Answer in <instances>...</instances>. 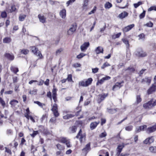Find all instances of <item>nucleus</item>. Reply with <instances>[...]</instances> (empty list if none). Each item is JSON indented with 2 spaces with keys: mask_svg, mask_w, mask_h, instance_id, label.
I'll use <instances>...</instances> for the list:
<instances>
[{
  "mask_svg": "<svg viewBox=\"0 0 156 156\" xmlns=\"http://www.w3.org/2000/svg\"><path fill=\"white\" fill-rule=\"evenodd\" d=\"M92 81V79L91 78H90L87 80L80 81L79 83V87H87L91 84Z\"/></svg>",
  "mask_w": 156,
  "mask_h": 156,
  "instance_id": "f257e3e1",
  "label": "nucleus"
},
{
  "mask_svg": "<svg viewBox=\"0 0 156 156\" xmlns=\"http://www.w3.org/2000/svg\"><path fill=\"white\" fill-rule=\"evenodd\" d=\"M156 105V100L152 99L143 105V107L146 109H150Z\"/></svg>",
  "mask_w": 156,
  "mask_h": 156,
  "instance_id": "f03ea898",
  "label": "nucleus"
},
{
  "mask_svg": "<svg viewBox=\"0 0 156 156\" xmlns=\"http://www.w3.org/2000/svg\"><path fill=\"white\" fill-rule=\"evenodd\" d=\"M30 48L32 52L35 55L39 57L38 59H41L43 58L41 51L38 50V48H36L35 46L30 47Z\"/></svg>",
  "mask_w": 156,
  "mask_h": 156,
  "instance_id": "7ed1b4c3",
  "label": "nucleus"
},
{
  "mask_svg": "<svg viewBox=\"0 0 156 156\" xmlns=\"http://www.w3.org/2000/svg\"><path fill=\"white\" fill-rule=\"evenodd\" d=\"M76 137L79 139L80 142L82 143L83 140H85V139L86 134L84 133L83 132L81 129H80L76 136Z\"/></svg>",
  "mask_w": 156,
  "mask_h": 156,
  "instance_id": "20e7f679",
  "label": "nucleus"
},
{
  "mask_svg": "<svg viewBox=\"0 0 156 156\" xmlns=\"http://www.w3.org/2000/svg\"><path fill=\"white\" fill-rule=\"evenodd\" d=\"M134 54L138 57H143L147 56V53L142 49H138L136 51L134 52Z\"/></svg>",
  "mask_w": 156,
  "mask_h": 156,
  "instance_id": "39448f33",
  "label": "nucleus"
},
{
  "mask_svg": "<svg viewBox=\"0 0 156 156\" xmlns=\"http://www.w3.org/2000/svg\"><path fill=\"white\" fill-rule=\"evenodd\" d=\"M76 25L75 24H73L71 27L68 30L67 34L69 35H72L76 31Z\"/></svg>",
  "mask_w": 156,
  "mask_h": 156,
  "instance_id": "423d86ee",
  "label": "nucleus"
},
{
  "mask_svg": "<svg viewBox=\"0 0 156 156\" xmlns=\"http://www.w3.org/2000/svg\"><path fill=\"white\" fill-rule=\"evenodd\" d=\"M156 90V83L152 84L151 86L147 90V93L148 94H150L154 92Z\"/></svg>",
  "mask_w": 156,
  "mask_h": 156,
  "instance_id": "0eeeda50",
  "label": "nucleus"
},
{
  "mask_svg": "<svg viewBox=\"0 0 156 156\" xmlns=\"http://www.w3.org/2000/svg\"><path fill=\"white\" fill-rule=\"evenodd\" d=\"M156 131V123L151 126L148 127L146 129V132L147 133H151Z\"/></svg>",
  "mask_w": 156,
  "mask_h": 156,
  "instance_id": "6e6552de",
  "label": "nucleus"
},
{
  "mask_svg": "<svg viewBox=\"0 0 156 156\" xmlns=\"http://www.w3.org/2000/svg\"><path fill=\"white\" fill-rule=\"evenodd\" d=\"M151 77L146 76L141 80V83H146L148 85H149L151 83Z\"/></svg>",
  "mask_w": 156,
  "mask_h": 156,
  "instance_id": "1a4fd4ad",
  "label": "nucleus"
},
{
  "mask_svg": "<svg viewBox=\"0 0 156 156\" xmlns=\"http://www.w3.org/2000/svg\"><path fill=\"white\" fill-rule=\"evenodd\" d=\"M124 147V145L123 144H120L118 146L116 149L117 151V156H119L120 155V153L121 152L122 150Z\"/></svg>",
  "mask_w": 156,
  "mask_h": 156,
  "instance_id": "9d476101",
  "label": "nucleus"
},
{
  "mask_svg": "<svg viewBox=\"0 0 156 156\" xmlns=\"http://www.w3.org/2000/svg\"><path fill=\"white\" fill-rule=\"evenodd\" d=\"M108 94H105L104 93L102 94L99 95L98 100V102L100 103L103 101L105 98L108 96Z\"/></svg>",
  "mask_w": 156,
  "mask_h": 156,
  "instance_id": "9b49d317",
  "label": "nucleus"
},
{
  "mask_svg": "<svg viewBox=\"0 0 156 156\" xmlns=\"http://www.w3.org/2000/svg\"><path fill=\"white\" fill-rule=\"evenodd\" d=\"M90 43L89 42H85L80 47V49L82 51H84L87 49L89 46Z\"/></svg>",
  "mask_w": 156,
  "mask_h": 156,
  "instance_id": "f8f14e48",
  "label": "nucleus"
},
{
  "mask_svg": "<svg viewBox=\"0 0 156 156\" xmlns=\"http://www.w3.org/2000/svg\"><path fill=\"white\" fill-rule=\"evenodd\" d=\"M53 89L52 90V98L55 102H56L57 101L56 98V92L57 89L55 88V86H53Z\"/></svg>",
  "mask_w": 156,
  "mask_h": 156,
  "instance_id": "ddd939ff",
  "label": "nucleus"
},
{
  "mask_svg": "<svg viewBox=\"0 0 156 156\" xmlns=\"http://www.w3.org/2000/svg\"><path fill=\"white\" fill-rule=\"evenodd\" d=\"M123 82L121 83L117 82L112 87L113 90L115 91L117 89H119L122 86L121 84Z\"/></svg>",
  "mask_w": 156,
  "mask_h": 156,
  "instance_id": "4468645a",
  "label": "nucleus"
},
{
  "mask_svg": "<svg viewBox=\"0 0 156 156\" xmlns=\"http://www.w3.org/2000/svg\"><path fill=\"white\" fill-rule=\"evenodd\" d=\"M134 26V24H133L129 25L125 28L123 29V31L124 32H126L131 30Z\"/></svg>",
  "mask_w": 156,
  "mask_h": 156,
  "instance_id": "2eb2a0df",
  "label": "nucleus"
},
{
  "mask_svg": "<svg viewBox=\"0 0 156 156\" xmlns=\"http://www.w3.org/2000/svg\"><path fill=\"white\" fill-rule=\"evenodd\" d=\"M154 139L152 136L146 139L144 141V143L145 144H150L153 142Z\"/></svg>",
  "mask_w": 156,
  "mask_h": 156,
  "instance_id": "dca6fc26",
  "label": "nucleus"
},
{
  "mask_svg": "<svg viewBox=\"0 0 156 156\" xmlns=\"http://www.w3.org/2000/svg\"><path fill=\"white\" fill-rule=\"evenodd\" d=\"M147 126L146 125L140 126L139 127L136 128V132L138 133L141 131H144V129H147Z\"/></svg>",
  "mask_w": 156,
  "mask_h": 156,
  "instance_id": "f3484780",
  "label": "nucleus"
},
{
  "mask_svg": "<svg viewBox=\"0 0 156 156\" xmlns=\"http://www.w3.org/2000/svg\"><path fill=\"white\" fill-rule=\"evenodd\" d=\"M128 15V13L126 11H124L119 14L118 17L121 19H122L127 16Z\"/></svg>",
  "mask_w": 156,
  "mask_h": 156,
  "instance_id": "a211bd4d",
  "label": "nucleus"
},
{
  "mask_svg": "<svg viewBox=\"0 0 156 156\" xmlns=\"http://www.w3.org/2000/svg\"><path fill=\"white\" fill-rule=\"evenodd\" d=\"M100 122L99 121L91 123L90 126V129H94L96 127L97 125Z\"/></svg>",
  "mask_w": 156,
  "mask_h": 156,
  "instance_id": "6ab92c4d",
  "label": "nucleus"
},
{
  "mask_svg": "<svg viewBox=\"0 0 156 156\" xmlns=\"http://www.w3.org/2000/svg\"><path fill=\"white\" fill-rule=\"evenodd\" d=\"M59 14L60 16L62 18H65L66 15V9H63L60 11Z\"/></svg>",
  "mask_w": 156,
  "mask_h": 156,
  "instance_id": "aec40b11",
  "label": "nucleus"
},
{
  "mask_svg": "<svg viewBox=\"0 0 156 156\" xmlns=\"http://www.w3.org/2000/svg\"><path fill=\"white\" fill-rule=\"evenodd\" d=\"M38 18L39 19L40 22H41L44 23H46V18L44 17L43 15L41 14H39L38 15Z\"/></svg>",
  "mask_w": 156,
  "mask_h": 156,
  "instance_id": "412c9836",
  "label": "nucleus"
},
{
  "mask_svg": "<svg viewBox=\"0 0 156 156\" xmlns=\"http://www.w3.org/2000/svg\"><path fill=\"white\" fill-rule=\"evenodd\" d=\"M90 143H89L86 145L85 147L82 150V151L85 152L87 153L90 151Z\"/></svg>",
  "mask_w": 156,
  "mask_h": 156,
  "instance_id": "4be33fe9",
  "label": "nucleus"
},
{
  "mask_svg": "<svg viewBox=\"0 0 156 156\" xmlns=\"http://www.w3.org/2000/svg\"><path fill=\"white\" fill-rule=\"evenodd\" d=\"M5 56L10 60H12L14 59V56L13 55L9 53H6L5 54Z\"/></svg>",
  "mask_w": 156,
  "mask_h": 156,
  "instance_id": "5701e85b",
  "label": "nucleus"
},
{
  "mask_svg": "<svg viewBox=\"0 0 156 156\" xmlns=\"http://www.w3.org/2000/svg\"><path fill=\"white\" fill-rule=\"evenodd\" d=\"M95 51L97 54H99L100 53H103V48L100 46L98 47L96 50Z\"/></svg>",
  "mask_w": 156,
  "mask_h": 156,
  "instance_id": "b1692460",
  "label": "nucleus"
},
{
  "mask_svg": "<svg viewBox=\"0 0 156 156\" xmlns=\"http://www.w3.org/2000/svg\"><path fill=\"white\" fill-rule=\"evenodd\" d=\"M126 71H127L128 73H132L135 71V69L134 67L132 66H130L128 67L127 69H125Z\"/></svg>",
  "mask_w": 156,
  "mask_h": 156,
  "instance_id": "393cba45",
  "label": "nucleus"
},
{
  "mask_svg": "<svg viewBox=\"0 0 156 156\" xmlns=\"http://www.w3.org/2000/svg\"><path fill=\"white\" fill-rule=\"evenodd\" d=\"M66 137H61L58 139V141L60 142L65 144L68 140Z\"/></svg>",
  "mask_w": 156,
  "mask_h": 156,
  "instance_id": "a878e982",
  "label": "nucleus"
},
{
  "mask_svg": "<svg viewBox=\"0 0 156 156\" xmlns=\"http://www.w3.org/2000/svg\"><path fill=\"white\" fill-rule=\"evenodd\" d=\"M18 103L19 102L18 101L13 99L10 101L9 104L11 105L12 107H15Z\"/></svg>",
  "mask_w": 156,
  "mask_h": 156,
  "instance_id": "bb28decb",
  "label": "nucleus"
},
{
  "mask_svg": "<svg viewBox=\"0 0 156 156\" xmlns=\"http://www.w3.org/2000/svg\"><path fill=\"white\" fill-rule=\"evenodd\" d=\"M123 42L125 44L126 48H128L129 47V44L128 40L126 38H123L122 39Z\"/></svg>",
  "mask_w": 156,
  "mask_h": 156,
  "instance_id": "cd10ccee",
  "label": "nucleus"
},
{
  "mask_svg": "<svg viewBox=\"0 0 156 156\" xmlns=\"http://www.w3.org/2000/svg\"><path fill=\"white\" fill-rule=\"evenodd\" d=\"M3 41L4 43H9L11 41V39L10 37H7L4 38Z\"/></svg>",
  "mask_w": 156,
  "mask_h": 156,
  "instance_id": "c85d7f7f",
  "label": "nucleus"
},
{
  "mask_svg": "<svg viewBox=\"0 0 156 156\" xmlns=\"http://www.w3.org/2000/svg\"><path fill=\"white\" fill-rule=\"evenodd\" d=\"M56 146L57 149L61 151L65 149V147L64 146L59 144H57L56 145Z\"/></svg>",
  "mask_w": 156,
  "mask_h": 156,
  "instance_id": "c756f323",
  "label": "nucleus"
},
{
  "mask_svg": "<svg viewBox=\"0 0 156 156\" xmlns=\"http://www.w3.org/2000/svg\"><path fill=\"white\" fill-rule=\"evenodd\" d=\"M121 33H119L116 34H114L112 36L113 39H115L116 38H119L121 35Z\"/></svg>",
  "mask_w": 156,
  "mask_h": 156,
  "instance_id": "7c9ffc66",
  "label": "nucleus"
},
{
  "mask_svg": "<svg viewBox=\"0 0 156 156\" xmlns=\"http://www.w3.org/2000/svg\"><path fill=\"white\" fill-rule=\"evenodd\" d=\"M112 6V4L109 2H106L105 5V7L106 9H109Z\"/></svg>",
  "mask_w": 156,
  "mask_h": 156,
  "instance_id": "2f4dec72",
  "label": "nucleus"
},
{
  "mask_svg": "<svg viewBox=\"0 0 156 156\" xmlns=\"http://www.w3.org/2000/svg\"><path fill=\"white\" fill-rule=\"evenodd\" d=\"M11 70L12 71L14 72V73H16L18 71V68L12 66L10 68Z\"/></svg>",
  "mask_w": 156,
  "mask_h": 156,
  "instance_id": "473e14b6",
  "label": "nucleus"
},
{
  "mask_svg": "<svg viewBox=\"0 0 156 156\" xmlns=\"http://www.w3.org/2000/svg\"><path fill=\"white\" fill-rule=\"evenodd\" d=\"M108 110V112L110 114H114L116 112V109H107Z\"/></svg>",
  "mask_w": 156,
  "mask_h": 156,
  "instance_id": "72a5a7b5",
  "label": "nucleus"
},
{
  "mask_svg": "<svg viewBox=\"0 0 156 156\" xmlns=\"http://www.w3.org/2000/svg\"><path fill=\"white\" fill-rule=\"evenodd\" d=\"M29 52V51L27 49H23L21 51V53L25 55L27 54Z\"/></svg>",
  "mask_w": 156,
  "mask_h": 156,
  "instance_id": "f704fd0d",
  "label": "nucleus"
},
{
  "mask_svg": "<svg viewBox=\"0 0 156 156\" xmlns=\"http://www.w3.org/2000/svg\"><path fill=\"white\" fill-rule=\"evenodd\" d=\"M26 17L25 15H20L19 16V20L20 21H23L24 20Z\"/></svg>",
  "mask_w": 156,
  "mask_h": 156,
  "instance_id": "c9c22d12",
  "label": "nucleus"
},
{
  "mask_svg": "<svg viewBox=\"0 0 156 156\" xmlns=\"http://www.w3.org/2000/svg\"><path fill=\"white\" fill-rule=\"evenodd\" d=\"M149 150L150 151L153 153L156 152V147H149Z\"/></svg>",
  "mask_w": 156,
  "mask_h": 156,
  "instance_id": "e433bc0d",
  "label": "nucleus"
},
{
  "mask_svg": "<svg viewBox=\"0 0 156 156\" xmlns=\"http://www.w3.org/2000/svg\"><path fill=\"white\" fill-rule=\"evenodd\" d=\"M70 129L73 133H75L77 129L76 127L75 126L70 127Z\"/></svg>",
  "mask_w": 156,
  "mask_h": 156,
  "instance_id": "4c0bfd02",
  "label": "nucleus"
},
{
  "mask_svg": "<svg viewBox=\"0 0 156 156\" xmlns=\"http://www.w3.org/2000/svg\"><path fill=\"white\" fill-rule=\"evenodd\" d=\"M0 103L3 106V108H4L5 105V103L4 101L0 97Z\"/></svg>",
  "mask_w": 156,
  "mask_h": 156,
  "instance_id": "58836bf2",
  "label": "nucleus"
},
{
  "mask_svg": "<svg viewBox=\"0 0 156 156\" xmlns=\"http://www.w3.org/2000/svg\"><path fill=\"white\" fill-rule=\"evenodd\" d=\"M110 66V65L108 62H105L103 64V66L101 67V68L102 69H104L105 68L108 66Z\"/></svg>",
  "mask_w": 156,
  "mask_h": 156,
  "instance_id": "ea45409f",
  "label": "nucleus"
},
{
  "mask_svg": "<svg viewBox=\"0 0 156 156\" xmlns=\"http://www.w3.org/2000/svg\"><path fill=\"white\" fill-rule=\"evenodd\" d=\"M142 101V99L140 95H137L136 97V103L138 104L140 103Z\"/></svg>",
  "mask_w": 156,
  "mask_h": 156,
  "instance_id": "a19ab883",
  "label": "nucleus"
},
{
  "mask_svg": "<svg viewBox=\"0 0 156 156\" xmlns=\"http://www.w3.org/2000/svg\"><path fill=\"white\" fill-rule=\"evenodd\" d=\"M142 2H139L138 3L134 4L133 5L135 8H136L139 5L142 4Z\"/></svg>",
  "mask_w": 156,
  "mask_h": 156,
  "instance_id": "79ce46f5",
  "label": "nucleus"
},
{
  "mask_svg": "<svg viewBox=\"0 0 156 156\" xmlns=\"http://www.w3.org/2000/svg\"><path fill=\"white\" fill-rule=\"evenodd\" d=\"M86 55L85 54L83 53H80L79 55H77L76 56V58L78 59H80L83 57L84 56Z\"/></svg>",
  "mask_w": 156,
  "mask_h": 156,
  "instance_id": "37998d69",
  "label": "nucleus"
},
{
  "mask_svg": "<svg viewBox=\"0 0 156 156\" xmlns=\"http://www.w3.org/2000/svg\"><path fill=\"white\" fill-rule=\"evenodd\" d=\"M133 128V126H129L125 127V129L128 131H131Z\"/></svg>",
  "mask_w": 156,
  "mask_h": 156,
  "instance_id": "c03bdc74",
  "label": "nucleus"
},
{
  "mask_svg": "<svg viewBox=\"0 0 156 156\" xmlns=\"http://www.w3.org/2000/svg\"><path fill=\"white\" fill-rule=\"evenodd\" d=\"M38 131H34L33 133L30 134L31 136L34 137L38 133Z\"/></svg>",
  "mask_w": 156,
  "mask_h": 156,
  "instance_id": "a18cd8bd",
  "label": "nucleus"
},
{
  "mask_svg": "<svg viewBox=\"0 0 156 156\" xmlns=\"http://www.w3.org/2000/svg\"><path fill=\"white\" fill-rule=\"evenodd\" d=\"M153 10L156 11V6H152L150 7L148 9V11H151Z\"/></svg>",
  "mask_w": 156,
  "mask_h": 156,
  "instance_id": "49530a36",
  "label": "nucleus"
},
{
  "mask_svg": "<svg viewBox=\"0 0 156 156\" xmlns=\"http://www.w3.org/2000/svg\"><path fill=\"white\" fill-rule=\"evenodd\" d=\"M107 135V133L105 132L101 133L100 135L99 136L101 138H103L106 136Z\"/></svg>",
  "mask_w": 156,
  "mask_h": 156,
  "instance_id": "de8ad7c7",
  "label": "nucleus"
},
{
  "mask_svg": "<svg viewBox=\"0 0 156 156\" xmlns=\"http://www.w3.org/2000/svg\"><path fill=\"white\" fill-rule=\"evenodd\" d=\"M65 144L67 147L69 148L72 146V145L70 144V142L69 140H68V141L65 143Z\"/></svg>",
  "mask_w": 156,
  "mask_h": 156,
  "instance_id": "09e8293b",
  "label": "nucleus"
},
{
  "mask_svg": "<svg viewBox=\"0 0 156 156\" xmlns=\"http://www.w3.org/2000/svg\"><path fill=\"white\" fill-rule=\"evenodd\" d=\"M145 25L148 27H152L153 25V23L151 22H149V23H147Z\"/></svg>",
  "mask_w": 156,
  "mask_h": 156,
  "instance_id": "8fccbe9b",
  "label": "nucleus"
},
{
  "mask_svg": "<svg viewBox=\"0 0 156 156\" xmlns=\"http://www.w3.org/2000/svg\"><path fill=\"white\" fill-rule=\"evenodd\" d=\"M7 15L6 12L4 11L2 12L1 16L2 18H5L7 17Z\"/></svg>",
  "mask_w": 156,
  "mask_h": 156,
  "instance_id": "3c124183",
  "label": "nucleus"
},
{
  "mask_svg": "<svg viewBox=\"0 0 156 156\" xmlns=\"http://www.w3.org/2000/svg\"><path fill=\"white\" fill-rule=\"evenodd\" d=\"M51 110L52 111V112L57 110V108L56 104H54L52 108L51 109Z\"/></svg>",
  "mask_w": 156,
  "mask_h": 156,
  "instance_id": "603ef678",
  "label": "nucleus"
},
{
  "mask_svg": "<svg viewBox=\"0 0 156 156\" xmlns=\"http://www.w3.org/2000/svg\"><path fill=\"white\" fill-rule=\"evenodd\" d=\"M34 103L37 104L39 106H40L41 107H42L43 106V105H44V104H43L41 103L40 102L38 101H34Z\"/></svg>",
  "mask_w": 156,
  "mask_h": 156,
  "instance_id": "864d4df0",
  "label": "nucleus"
},
{
  "mask_svg": "<svg viewBox=\"0 0 156 156\" xmlns=\"http://www.w3.org/2000/svg\"><path fill=\"white\" fill-rule=\"evenodd\" d=\"M62 51L63 50L62 48H60L57 50L55 53L56 55H59Z\"/></svg>",
  "mask_w": 156,
  "mask_h": 156,
  "instance_id": "5fc2aeb1",
  "label": "nucleus"
},
{
  "mask_svg": "<svg viewBox=\"0 0 156 156\" xmlns=\"http://www.w3.org/2000/svg\"><path fill=\"white\" fill-rule=\"evenodd\" d=\"M104 80H103V79H101L100 80H98L96 83L97 85H99V84H101L102 83H103L104 82Z\"/></svg>",
  "mask_w": 156,
  "mask_h": 156,
  "instance_id": "6e6d98bb",
  "label": "nucleus"
},
{
  "mask_svg": "<svg viewBox=\"0 0 156 156\" xmlns=\"http://www.w3.org/2000/svg\"><path fill=\"white\" fill-rule=\"evenodd\" d=\"M47 96L50 98L51 100H52V96H51V93L50 91H49L47 92Z\"/></svg>",
  "mask_w": 156,
  "mask_h": 156,
  "instance_id": "4d7b16f0",
  "label": "nucleus"
},
{
  "mask_svg": "<svg viewBox=\"0 0 156 156\" xmlns=\"http://www.w3.org/2000/svg\"><path fill=\"white\" fill-rule=\"evenodd\" d=\"M75 1V0H69L66 2V4L67 5V6H68L69 5L72 4Z\"/></svg>",
  "mask_w": 156,
  "mask_h": 156,
  "instance_id": "13d9d810",
  "label": "nucleus"
},
{
  "mask_svg": "<svg viewBox=\"0 0 156 156\" xmlns=\"http://www.w3.org/2000/svg\"><path fill=\"white\" fill-rule=\"evenodd\" d=\"M66 79L68 81L70 82L72 81V75L71 74L69 75Z\"/></svg>",
  "mask_w": 156,
  "mask_h": 156,
  "instance_id": "bf43d9fd",
  "label": "nucleus"
},
{
  "mask_svg": "<svg viewBox=\"0 0 156 156\" xmlns=\"http://www.w3.org/2000/svg\"><path fill=\"white\" fill-rule=\"evenodd\" d=\"M5 151L6 152H7V153L10 154H12V152L10 150L6 147H5Z\"/></svg>",
  "mask_w": 156,
  "mask_h": 156,
  "instance_id": "052dcab7",
  "label": "nucleus"
},
{
  "mask_svg": "<svg viewBox=\"0 0 156 156\" xmlns=\"http://www.w3.org/2000/svg\"><path fill=\"white\" fill-rule=\"evenodd\" d=\"M145 15V11H144L140 15V19H142L143 18L144 16Z\"/></svg>",
  "mask_w": 156,
  "mask_h": 156,
  "instance_id": "680f3d73",
  "label": "nucleus"
},
{
  "mask_svg": "<svg viewBox=\"0 0 156 156\" xmlns=\"http://www.w3.org/2000/svg\"><path fill=\"white\" fill-rule=\"evenodd\" d=\"M98 69L97 68H93L92 69V73H95L98 72Z\"/></svg>",
  "mask_w": 156,
  "mask_h": 156,
  "instance_id": "e2e57ef3",
  "label": "nucleus"
},
{
  "mask_svg": "<svg viewBox=\"0 0 156 156\" xmlns=\"http://www.w3.org/2000/svg\"><path fill=\"white\" fill-rule=\"evenodd\" d=\"M139 39H144L145 35L144 34H141L138 35Z\"/></svg>",
  "mask_w": 156,
  "mask_h": 156,
  "instance_id": "0e129e2a",
  "label": "nucleus"
},
{
  "mask_svg": "<svg viewBox=\"0 0 156 156\" xmlns=\"http://www.w3.org/2000/svg\"><path fill=\"white\" fill-rule=\"evenodd\" d=\"M53 112L54 115L55 117H58L59 115V114L57 110L54 111Z\"/></svg>",
  "mask_w": 156,
  "mask_h": 156,
  "instance_id": "69168bd1",
  "label": "nucleus"
},
{
  "mask_svg": "<svg viewBox=\"0 0 156 156\" xmlns=\"http://www.w3.org/2000/svg\"><path fill=\"white\" fill-rule=\"evenodd\" d=\"M81 66V65L78 63H76L74 64L73 65V66L74 67H80Z\"/></svg>",
  "mask_w": 156,
  "mask_h": 156,
  "instance_id": "338daca9",
  "label": "nucleus"
},
{
  "mask_svg": "<svg viewBox=\"0 0 156 156\" xmlns=\"http://www.w3.org/2000/svg\"><path fill=\"white\" fill-rule=\"evenodd\" d=\"M110 78L111 77L110 76H106L105 77H103L102 78L103 80H104V81L106 80H108L110 79Z\"/></svg>",
  "mask_w": 156,
  "mask_h": 156,
  "instance_id": "774afa93",
  "label": "nucleus"
}]
</instances>
